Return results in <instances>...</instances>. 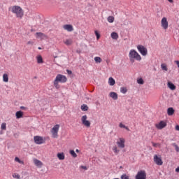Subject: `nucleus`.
<instances>
[{
  "label": "nucleus",
  "instance_id": "obj_1",
  "mask_svg": "<svg viewBox=\"0 0 179 179\" xmlns=\"http://www.w3.org/2000/svg\"><path fill=\"white\" fill-rule=\"evenodd\" d=\"M8 10L15 15L17 19H23V16H24V10L20 6H12Z\"/></svg>",
  "mask_w": 179,
  "mask_h": 179
},
{
  "label": "nucleus",
  "instance_id": "obj_2",
  "mask_svg": "<svg viewBox=\"0 0 179 179\" xmlns=\"http://www.w3.org/2000/svg\"><path fill=\"white\" fill-rule=\"evenodd\" d=\"M117 145H114L112 148V150L115 155H118L120 153V149H124L125 148V138L120 137L117 140Z\"/></svg>",
  "mask_w": 179,
  "mask_h": 179
},
{
  "label": "nucleus",
  "instance_id": "obj_3",
  "mask_svg": "<svg viewBox=\"0 0 179 179\" xmlns=\"http://www.w3.org/2000/svg\"><path fill=\"white\" fill-rule=\"evenodd\" d=\"M67 80L68 78H66V76L62 74H57L53 82V85L55 89H59L61 87L59 83H66Z\"/></svg>",
  "mask_w": 179,
  "mask_h": 179
},
{
  "label": "nucleus",
  "instance_id": "obj_4",
  "mask_svg": "<svg viewBox=\"0 0 179 179\" xmlns=\"http://www.w3.org/2000/svg\"><path fill=\"white\" fill-rule=\"evenodd\" d=\"M129 58L131 64H134V62H135V59L136 61L142 60V57H141V55H139V53H138V52H136V50L134 49L130 50L129 52Z\"/></svg>",
  "mask_w": 179,
  "mask_h": 179
},
{
  "label": "nucleus",
  "instance_id": "obj_5",
  "mask_svg": "<svg viewBox=\"0 0 179 179\" xmlns=\"http://www.w3.org/2000/svg\"><path fill=\"white\" fill-rule=\"evenodd\" d=\"M59 124H55L51 129L52 137L57 138H58V132L59 131Z\"/></svg>",
  "mask_w": 179,
  "mask_h": 179
},
{
  "label": "nucleus",
  "instance_id": "obj_6",
  "mask_svg": "<svg viewBox=\"0 0 179 179\" xmlns=\"http://www.w3.org/2000/svg\"><path fill=\"white\" fill-rule=\"evenodd\" d=\"M137 50L143 57H146V55H148V49L145 46L138 45H137Z\"/></svg>",
  "mask_w": 179,
  "mask_h": 179
},
{
  "label": "nucleus",
  "instance_id": "obj_7",
  "mask_svg": "<svg viewBox=\"0 0 179 179\" xmlns=\"http://www.w3.org/2000/svg\"><path fill=\"white\" fill-rule=\"evenodd\" d=\"M81 122L83 125H84L87 128H90L91 123L90 121L87 120V115H85L82 116Z\"/></svg>",
  "mask_w": 179,
  "mask_h": 179
},
{
  "label": "nucleus",
  "instance_id": "obj_8",
  "mask_svg": "<svg viewBox=\"0 0 179 179\" xmlns=\"http://www.w3.org/2000/svg\"><path fill=\"white\" fill-rule=\"evenodd\" d=\"M34 141L36 145H43V143L45 142V139H44V138L39 136H34Z\"/></svg>",
  "mask_w": 179,
  "mask_h": 179
},
{
  "label": "nucleus",
  "instance_id": "obj_9",
  "mask_svg": "<svg viewBox=\"0 0 179 179\" xmlns=\"http://www.w3.org/2000/svg\"><path fill=\"white\" fill-rule=\"evenodd\" d=\"M136 179H146V171H139L135 177Z\"/></svg>",
  "mask_w": 179,
  "mask_h": 179
},
{
  "label": "nucleus",
  "instance_id": "obj_10",
  "mask_svg": "<svg viewBox=\"0 0 179 179\" xmlns=\"http://www.w3.org/2000/svg\"><path fill=\"white\" fill-rule=\"evenodd\" d=\"M161 26L164 30L169 29V22H167V18L164 17L161 20Z\"/></svg>",
  "mask_w": 179,
  "mask_h": 179
},
{
  "label": "nucleus",
  "instance_id": "obj_11",
  "mask_svg": "<svg viewBox=\"0 0 179 179\" xmlns=\"http://www.w3.org/2000/svg\"><path fill=\"white\" fill-rule=\"evenodd\" d=\"M154 162L157 166L163 165V160H162V157L157 156V155H154Z\"/></svg>",
  "mask_w": 179,
  "mask_h": 179
},
{
  "label": "nucleus",
  "instance_id": "obj_12",
  "mask_svg": "<svg viewBox=\"0 0 179 179\" xmlns=\"http://www.w3.org/2000/svg\"><path fill=\"white\" fill-rule=\"evenodd\" d=\"M166 127H167V123L164 121H161L158 124H155L157 129H163V128H166Z\"/></svg>",
  "mask_w": 179,
  "mask_h": 179
},
{
  "label": "nucleus",
  "instance_id": "obj_13",
  "mask_svg": "<svg viewBox=\"0 0 179 179\" xmlns=\"http://www.w3.org/2000/svg\"><path fill=\"white\" fill-rule=\"evenodd\" d=\"M63 29L67 31H73V27L71 24H65L63 26Z\"/></svg>",
  "mask_w": 179,
  "mask_h": 179
},
{
  "label": "nucleus",
  "instance_id": "obj_14",
  "mask_svg": "<svg viewBox=\"0 0 179 179\" xmlns=\"http://www.w3.org/2000/svg\"><path fill=\"white\" fill-rule=\"evenodd\" d=\"M167 87H169L170 90H176V89H177V87L174 84H173L171 81H168Z\"/></svg>",
  "mask_w": 179,
  "mask_h": 179
},
{
  "label": "nucleus",
  "instance_id": "obj_15",
  "mask_svg": "<svg viewBox=\"0 0 179 179\" xmlns=\"http://www.w3.org/2000/svg\"><path fill=\"white\" fill-rule=\"evenodd\" d=\"M34 163L36 167H38L41 169V167H43V162L37 159H34Z\"/></svg>",
  "mask_w": 179,
  "mask_h": 179
},
{
  "label": "nucleus",
  "instance_id": "obj_16",
  "mask_svg": "<svg viewBox=\"0 0 179 179\" xmlns=\"http://www.w3.org/2000/svg\"><path fill=\"white\" fill-rule=\"evenodd\" d=\"M3 82L8 83L9 82V75L8 73H4L3 75Z\"/></svg>",
  "mask_w": 179,
  "mask_h": 179
},
{
  "label": "nucleus",
  "instance_id": "obj_17",
  "mask_svg": "<svg viewBox=\"0 0 179 179\" xmlns=\"http://www.w3.org/2000/svg\"><path fill=\"white\" fill-rule=\"evenodd\" d=\"M110 97H111L113 100H117L118 99V94L115 92H110L109 94Z\"/></svg>",
  "mask_w": 179,
  "mask_h": 179
},
{
  "label": "nucleus",
  "instance_id": "obj_18",
  "mask_svg": "<svg viewBox=\"0 0 179 179\" xmlns=\"http://www.w3.org/2000/svg\"><path fill=\"white\" fill-rule=\"evenodd\" d=\"M36 35L37 38H45V37H47V36H45V34H44L41 32H37L36 34Z\"/></svg>",
  "mask_w": 179,
  "mask_h": 179
},
{
  "label": "nucleus",
  "instance_id": "obj_19",
  "mask_svg": "<svg viewBox=\"0 0 179 179\" xmlns=\"http://www.w3.org/2000/svg\"><path fill=\"white\" fill-rule=\"evenodd\" d=\"M108 83L110 86H114L115 85V80L113 77H110L108 79Z\"/></svg>",
  "mask_w": 179,
  "mask_h": 179
},
{
  "label": "nucleus",
  "instance_id": "obj_20",
  "mask_svg": "<svg viewBox=\"0 0 179 179\" xmlns=\"http://www.w3.org/2000/svg\"><path fill=\"white\" fill-rule=\"evenodd\" d=\"M57 158L59 160H65V155L64 152L62 153H57Z\"/></svg>",
  "mask_w": 179,
  "mask_h": 179
},
{
  "label": "nucleus",
  "instance_id": "obj_21",
  "mask_svg": "<svg viewBox=\"0 0 179 179\" xmlns=\"http://www.w3.org/2000/svg\"><path fill=\"white\" fill-rule=\"evenodd\" d=\"M175 113L174 108H169L167 109V114L168 115H173Z\"/></svg>",
  "mask_w": 179,
  "mask_h": 179
},
{
  "label": "nucleus",
  "instance_id": "obj_22",
  "mask_svg": "<svg viewBox=\"0 0 179 179\" xmlns=\"http://www.w3.org/2000/svg\"><path fill=\"white\" fill-rule=\"evenodd\" d=\"M16 118H22L23 117V112L22 111H17L15 113Z\"/></svg>",
  "mask_w": 179,
  "mask_h": 179
},
{
  "label": "nucleus",
  "instance_id": "obj_23",
  "mask_svg": "<svg viewBox=\"0 0 179 179\" xmlns=\"http://www.w3.org/2000/svg\"><path fill=\"white\" fill-rule=\"evenodd\" d=\"M36 60L38 64H43L44 61L43 60V57L41 55L36 56Z\"/></svg>",
  "mask_w": 179,
  "mask_h": 179
},
{
  "label": "nucleus",
  "instance_id": "obj_24",
  "mask_svg": "<svg viewBox=\"0 0 179 179\" xmlns=\"http://www.w3.org/2000/svg\"><path fill=\"white\" fill-rule=\"evenodd\" d=\"M111 38H113V40H117L118 39V34H117L116 32H112L110 34Z\"/></svg>",
  "mask_w": 179,
  "mask_h": 179
},
{
  "label": "nucleus",
  "instance_id": "obj_25",
  "mask_svg": "<svg viewBox=\"0 0 179 179\" xmlns=\"http://www.w3.org/2000/svg\"><path fill=\"white\" fill-rule=\"evenodd\" d=\"M161 68L164 72H167L169 71V68H167V64H161Z\"/></svg>",
  "mask_w": 179,
  "mask_h": 179
},
{
  "label": "nucleus",
  "instance_id": "obj_26",
  "mask_svg": "<svg viewBox=\"0 0 179 179\" xmlns=\"http://www.w3.org/2000/svg\"><path fill=\"white\" fill-rule=\"evenodd\" d=\"M64 44H66V45H71L73 41H72V39H66L65 41H64Z\"/></svg>",
  "mask_w": 179,
  "mask_h": 179
},
{
  "label": "nucleus",
  "instance_id": "obj_27",
  "mask_svg": "<svg viewBox=\"0 0 179 179\" xmlns=\"http://www.w3.org/2000/svg\"><path fill=\"white\" fill-rule=\"evenodd\" d=\"M107 20H108V23H114L115 18L113 16L110 15V16L108 17Z\"/></svg>",
  "mask_w": 179,
  "mask_h": 179
},
{
  "label": "nucleus",
  "instance_id": "obj_28",
  "mask_svg": "<svg viewBox=\"0 0 179 179\" xmlns=\"http://www.w3.org/2000/svg\"><path fill=\"white\" fill-rule=\"evenodd\" d=\"M94 61H95L96 64H101V61H103V60L101 59V58L100 57H95Z\"/></svg>",
  "mask_w": 179,
  "mask_h": 179
},
{
  "label": "nucleus",
  "instance_id": "obj_29",
  "mask_svg": "<svg viewBox=\"0 0 179 179\" xmlns=\"http://www.w3.org/2000/svg\"><path fill=\"white\" fill-rule=\"evenodd\" d=\"M81 110L82 111H87L89 110V107L86 104H83L81 106Z\"/></svg>",
  "mask_w": 179,
  "mask_h": 179
},
{
  "label": "nucleus",
  "instance_id": "obj_30",
  "mask_svg": "<svg viewBox=\"0 0 179 179\" xmlns=\"http://www.w3.org/2000/svg\"><path fill=\"white\" fill-rule=\"evenodd\" d=\"M120 92H121V93H123V94H125V93H127V92H128V89H127V87H122L120 88Z\"/></svg>",
  "mask_w": 179,
  "mask_h": 179
},
{
  "label": "nucleus",
  "instance_id": "obj_31",
  "mask_svg": "<svg viewBox=\"0 0 179 179\" xmlns=\"http://www.w3.org/2000/svg\"><path fill=\"white\" fill-rule=\"evenodd\" d=\"M119 127H120V128H124V129H127V131H129V128H128V127L125 126L122 123H120Z\"/></svg>",
  "mask_w": 179,
  "mask_h": 179
},
{
  "label": "nucleus",
  "instance_id": "obj_32",
  "mask_svg": "<svg viewBox=\"0 0 179 179\" xmlns=\"http://www.w3.org/2000/svg\"><path fill=\"white\" fill-rule=\"evenodd\" d=\"M15 162L20 163V164H24V162L23 161L20 160V159H19V157H16L15 158Z\"/></svg>",
  "mask_w": 179,
  "mask_h": 179
},
{
  "label": "nucleus",
  "instance_id": "obj_33",
  "mask_svg": "<svg viewBox=\"0 0 179 179\" xmlns=\"http://www.w3.org/2000/svg\"><path fill=\"white\" fill-rule=\"evenodd\" d=\"M70 155H71L73 157H78V155H76V152H75L73 150H70Z\"/></svg>",
  "mask_w": 179,
  "mask_h": 179
},
{
  "label": "nucleus",
  "instance_id": "obj_34",
  "mask_svg": "<svg viewBox=\"0 0 179 179\" xmlns=\"http://www.w3.org/2000/svg\"><path fill=\"white\" fill-rule=\"evenodd\" d=\"M137 83H138V85H143V83H145V81H143V79L142 78H138L137 79Z\"/></svg>",
  "mask_w": 179,
  "mask_h": 179
},
{
  "label": "nucleus",
  "instance_id": "obj_35",
  "mask_svg": "<svg viewBox=\"0 0 179 179\" xmlns=\"http://www.w3.org/2000/svg\"><path fill=\"white\" fill-rule=\"evenodd\" d=\"M121 179H129V176L126 173H124L120 177Z\"/></svg>",
  "mask_w": 179,
  "mask_h": 179
},
{
  "label": "nucleus",
  "instance_id": "obj_36",
  "mask_svg": "<svg viewBox=\"0 0 179 179\" xmlns=\"http://www.w3.org/2000/svg\"><path fill=\"white\" fill-rule=\"evenodd\" d=\"M13 177L15 179H20V175L17 174V173H13Z\"/></svg>",
  "mask_w": 179,
  "mask_h": 179
},
{
  "label": "nucleus",
  "instance_id": "obj_37",
  "mask_svg": "<svg viewBox=\"0 0 179 179\" xmlns=\"http://www.w3.org/2000/svg\"><path fill=\"white\" fill-rule=\"evenodd\" d=\"M1 129L5 131L6 129V123H2L1 126Z\"/></svg>",
  "mask_w": 179,
  "mask_h": 179
},
{
  "label": "nucleus",
  "instance_id": "obj_38",
  "mask_svg": "<svg viewBox=\"0 0 179 179\" xmlns=\"http://www.w3.org/2000/svg\"><path fill=\"white\" fill-rule=\"evenodd\" d=\"M152 145L154 148H157V146L160 147V143H156L152 142Z\"/></svg>",
  "mask_w": 179,
  "mask_h": 179
},
{
  "label": "nucleus",
  "instance_id": "obj_39",
  "mask_svg": "<svg viewBox=\"0 0 179 179\" xmlns=\"http://www.w3.org/2000/svg\"><path fill=\"white\" fill-rule=\"evenodd\" d=\"M173 145L175 147L176 152H179V147L176 143H173Z\"/></svg>",
  "mask_w": 179,
  "mask_h": 179
},
{
  "label": "nucleus",
  "instance_id": "obj_40",
  "mask_svg": "<svg viewBox=\"0 0 179 179\" xmlns=\"http://www.w3.org/2000/svg\"><path fill=\"white\" fill-rule=\"evenodd\" d=\"M94 33L96 36L97 40H99V38H100V34H99V32L97 31H95Z\"/></svg>",
  "mask_w": 179,
  "mask_h": 179
},
{
  "label": "nucleus",
  "instance_id": "obj_41",
  "mask_svg": "<svg viewBox=\"0 0 179 179\" xmlns=\"http://www.w3.org/2000/svg\"><path fill=\"white\" fill-rule=\"evenodd\" d=\"M33 44H34V41H29L27 42L28 45H33Z\"/></svg>",
  "mask_w": 179,
  "mask_h": 179
},
{
  "label": "nucleus",
  "instance_id": "obj_42",
  "mask_svg": "<svg viewBox=\"0 0 179 179\" xmlns=\"http://www.w3.org/2000/svg\"><path fill=\"white\" fill-rule=\"evenodd\" d=\"M80 168L83 169V170H87V167L85 166H81Z\"/></svg>",
  "mask_w": 179,
  "mask_h": 179
},
{
  "label": "nucleus",
  "instance_id": "obj_43",
  "mask_svg": "<svg viewBox=\"0 0 179 179\" xmlns=\"http://www.w3.org/2000/svg\"><path fill=\"white\" fill-rule=\"evenodd\" d=\"M175 64H176L177 66H178V68H179V61L178 60H176L175 61Z\"/></svg>",
  "mask_w": 179,
  "mask_h": 179
},
{
  "label": "nucleus",
  "instance_id": "obj_44",
  "mask_svg": "<svg viewBox=\"0 0 179 179\" xmlns=\"http://www.w3.org/2000/svg\"><path fill=\"white\" fill-rule=\"evenodd\" d=\"M175 129L176 131H179V125H176Z\"/></svg>",
  "mask_w": 179,
  "mask_h": 179
},
{
  "label": "nucleus",
  "instance_id": "obj_45",
  "mask_svg": "<svg viewBox=\"0 0 179 179\" xmlns=\"http://www.w3.org/2000/svg\"><path fill=\"white\" fill-rule=\"evenodd\" d=\"M67 73L69 75H71L72 73V71L71 70H67Z\"/></svg>",
  "mask_w": 179,
  "mask_h": 179
},
{
  "label": "nucleus",
  "instance_id": "obj_46",
  "mask_svg": "<svg viewBox=\"0 0 179 179\" xmlns=\"http://www.w3.org/2000/svg\"><path fill=\"white\" fill-rule=\"evenodd\" d=\"M176 172L179 173V166L176 169Z\"/></svg>",
  "mask_w": 179,
  "mask_h": 179
},
{
  "label": "nucleus",
  "instance_id": "obj_47",
  "mask_svg": "<svg viewBox=\"0 0 179 179\" xmlns=\"http://www.w3.org/2000/svg\"><path fill=\"white\" fill-rule=\"evenodd\" d=\"M20 108H21V110H26V107H24V106H21Z\"/></svg>",
  "mask_w": 179,
  "mask_h": 179
},
{
  "label": "nucleus",
  "instance_id": "obj_48",
  "mask_svg": "<svg viewBox=\"0 0 179 179\" xmlns=\"http://www.w3.org/2000/svg\"><path fill=\"white\" fill-rule=\"evenodd\" d=\"M169 2H170V3H173V2H174V0H168Z\"/></svg>",
  "mask_w": 179,
  "mask_h": 179
},
{
  "label": "nucleus",
  "instance_id": "obj_49",
  "mask_svg": "<svg viewBox=\"0 0 179 179\" xmlns=\"http://www.w3.org/2000/svg\"><path fill=\"white\" fill-rule=\"evenodd\" d=\"M76 152L77 153H79V150H78V149H76Z\"/></svg>",
  "mask_w": 179,
  "mask_h": 179
},
{
  "label": "nucleus",
  "instance_id": "obj_50",
  "mask_svg": "<svg viewBox=\"0 0 179 179\" xmlns=\"http://www.w3.org/2000/svg\"><path fill=\"white\" fill-rule=\"evenodd\" d=\"M38 49L41 50V48L39 47V48H38Z\"/></svg>",
  "mask_w": 179,
  "mask_h": 179
},
{
  "label": "nucleus",
  "instance_id": "obj_51",
  "mask_svg": "<svg viewBox=\"0 0 179 179\" xmlns=\"http://www.w3.org/2000/svg\"><path fill=\"white\" fill-rule=\"evenodd\" d=\"M0 45H1V42H0Z\"/></svg>",
  "mask_w": 179,
  "mask_h": 179
}]
</instances>
